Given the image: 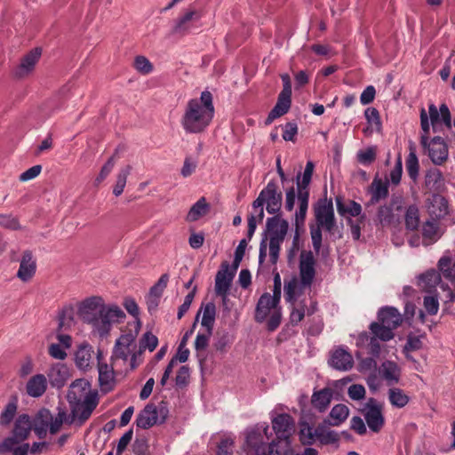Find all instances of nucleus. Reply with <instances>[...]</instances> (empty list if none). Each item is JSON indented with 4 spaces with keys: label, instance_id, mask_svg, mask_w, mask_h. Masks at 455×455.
Masks as SVG:
<instances>
[{
    "label": "nucleus",
    "instance_id": "obj_1",
    "mask_svg": "<svg viewBox=\"0 0 455 455\" xmlns=\"http://www.w3.org/2000/svg\"><path fill=\"white\" fill-rule=\"evenodd\" d=\"M77 315L91 326L92 333L100 339L108 337L112 326L125 318V313L120 307L105 304L100 296H92L82 300L77 307Z\"/></svg>",
    "mask_w": 455,
    "mask_h": 455
},
{
    "label": "nucleus",
    "instance_id": "obj_2",
    "mask_svg": "<svg viewBox=\"0 0 455 455\" xmlns=\"http://www.w3.org/2000/svg\"><path fill=\"white\" fill-rule=\"evenodd\" d=\"M214 116L212 95L204 91L200 98L189 100L180 119V124L187 133L204 132L211 124Z\"/></svg>",
    "mask_w": 455,
    "mask_h": 455
},
{
    "label": "nucleus",
    "instance_id": "obj_3",
    "mask_svg": "<svg viewBox=\"0 0 455 455\" xmlns=\"http://www.w3.org/2000/svg\"><path fill=\"white\" fill-rule=\"evenodd\" d=\"M68 401L72 415L83 424L92 415L98 404L97 394L92 391L91 384L84 379L75 380L69 387Z\"/></svg>",
    "mask_w": 455,
    "mask_h": 455
},
{
    "label": "nucleus",
    "instance_id": "obj_4",
    "mask_svg": "<svg viewBox=\"0 0 455 455\" xmlns=\"http://www.w3.org/2000/svg\"><path fill=\"white\" fill-rule=\"evenodd\" d=\"M315 217L317 226L310 228V235L313 248L316 253H319L322 247L321 228L325 229L329 233H332L336 227L332 202L331 200L319 202L317 206L315 208Z\"/></svg>",
    "mask_w": 455,
    "mask_h": 455
},
{
    "label": "nucleus",
    "instance_id": "obj_5",
    "mask_svg": "<svg viewBox=\"0 0 455 455\" xmlns=\"http://www.w3.org/2000/svg\"><path fill=\"white\" fill-rule=\"evenodd\" d=\"M448 213V204L440 195H434L428 204V243H435L443 235V219Z\"/></svg>",
    "mask_w": 455,
    "mask_h": 455
},
{
    "label": "nucleus",
    "instance_id": "obj_6",
    "mask_svg": "<svg viewBox=\"0 0 455 455\" xmlns=\"http://www.w3.org/2000/svg\"><path fill=\"white\" fill-rule=\"evenodd\" d=\"M266 228L269 235V259L272 264H275L278 260L281 244L288 232L289 223L280 215H275L267 220Z\"/></svg>",
    "mask_w": 455,
    "mask_h": 455
},
{
    "label": "nucleus",
    "instance_id": "obj_7",
    "mask_svg": "<svg viewBox=\"0 0 455 455\" xmlns=\"http://www.w3.org/2000/svg\"><path fill=\"white\" fill-rule=\"evenodd\" d=\"M167 416L168 410L164 405L156 406L154 403H148L139 412L135 423L138 427L148 429L155 425L164 423Z\"/></svg>",
    "mask_w": 455,
    "mask_h": 455
},
{
    "label": "nucleus",
    "instance_id": "obj_8",
    "mask_svg": "<svg viewBox=\"0 0 455 455\" xmlns=\"http://www.w3.org/2000/svg\"><path fill=\"white\" fill-rule=\"evenodd\" d=\"M363 416L368 427L374 433H379L385 424L383 404L374 398H370L363 408Z\"/></svg>",
    "mask_w": 455,
    "mask_h": 455
},
{
    "label": "nucleus",
    "instance_id": "obj_9",
    "mask_svg": "<svg viewBox=\"0 0 455 455\" xmlns=\"http://www.w3.org/2000/svg\"><path fill=\"white\" fill-rule=\"evenodd\" d=\"M136 335L133 333H125L121 335L116 341L113 348L111 361L118 363L122 361L125 364L129 356L135 352L136 348Z\"/></svg>",
    "mask_w": 455,
    "mask_h": 455
},
{
    "label": "nucleus",
    "instance_id": "obj_10",
    "mask_svg": "<svg viewBox=\"0 0 455 455\" xmlns=\"http://www.w3.org/2000/svg\"><path fill=\"white\" fill-rule=\"evenodd\" d=\"M98 361V372H99V382L101 390L105 392L110 391L115 386V370L114 367L117 366V363L111 361L108 364L103 360V353L100 350L97 352Z\"/></svg>",
    "mask_w": 455,
    "mask_h": 455
},
{
    "label": "nucleus",
    "instance_id": "obj_11",
    "mask_svg": "<svg viewBox=\"0 0 455 455\" xmlns=\"http://www.w3.org/2000/svg\"><path fill=\"white\" fill-rule=\"evenodd\" d=\"M315 260L312 251H303L299 256V283L301 287H311L315 276Z\"/></svg>",
    "mask_w": 455,
    "mask_h": 455
},
{
    "label": "nucleus",
    "instance_id": "obj_12",
    "mask_svg": "<svg viewBox=\"0 0 455 455\" xmlns=\"http://www.w3.org/2000/svg\"><path fill=\"white\" fill-rule=\"evenodd\" d=\"M428 118L434 132H442L443 127L451 130V116L446 104L437 109L435 105L428 106Z\"/></svg>",
    "mask_w": 455,
    "mask_h": 455
},
{
    "label": "nucleus",
    "instance_id": "obj_13",
    "mask_svg": "<svg viewBox=\"0 0 455 455\" xmlns=\"http://www.w3.org/2000/svg\"><path fill=\"white\" fill-rule=\"evenodd\" d=\"M234 276V271H229V264L223 262L215 277V291L218 295L222 297L224 305L227 304L228 294Z\"/></svg>",
    "mask_w": 455,
    "mask_h": 455
},
{
    "label": "nucleus",
    "instance_id": "obj_14",
    "mask_svg": "<svg viewBox=\"0 0 455 455\" xmlns=\"http://www.w3.org/2000/svg\"><path fill=\"white\" fill-rule=\"evenodd\" d=\"M262 196H264L266 209L268 213L275 214L280 211L283 195L278 191V187L275 181H269L262 189Z\"/></svg>",
    "mask_w": 455,
    "mask_h": 455
},
{
    "label": "nucleus",
    "instance_id": "obj_15",
    "mask_svg": "<svg viewBox=\"0 0 455 455\" xmlns=\"http://www.w3.org/2000/svg\"><path fill=\"white\" fill-rule=\"evenodd\" d=\"M280 301L277 299H274L271 297V294L268 292L263 293L256 306L255 310V320L258 323H263L267 320L268 315L272 314L273 311L280 308L279 307Z\"/></svg>",
    "mask_w": 455,
    "mask_h": 455
},
{
    "label": "nucleus",
    "instance_id": "obj_16",
    "mask_svg": "<svg viewBox=\"0 0 455 455\" xmlns=\"http://www.w3.org/2000/svg\"><path fill=\"white\" fill-rule=\"evenodd\" d=\"M271 422L277 438H290L295 430L294 419L287 413L276 415Z\"/></svg>",
    "mask_w": 455,
    "mask_h": 455
},
{
    "label": "nucleus",
    "instance_id": "obj_17",
    "mask_svg": "<svg viewBox=\"0 0 455 455\" xmlns=\"http://www.w3.org/2000/svg\"><path fill=\"white\" fill-rule=\"evenodd\" d=\"M329 364L335 370L347 371L353 368L354 359L349 351L339 347L331 353Z\"/></svg>",
    "mask_w": 455,
    "mask_h": 455
},
{
    "label": "nucleus",
    "instance_id": "obj_18",
    "mask_svg": "<svg viewBox=\"0 0 455 455\" xmlns=\"http://www.w3.org/2000/svg\"><path fill=\"white\" fill-rule=\"evenodd\" d=\"M41 56V50L36 48L26 54L20 60V65L13 70V76L22 79L30 75Z\"/></svg>",
    "mask_w": 455,
    "mask_h": 455
},
{
    "label": "nucleus",
    "instance_id": "obj_19",
    "mask_svg": "<svg viewBox=\"0 0 455 455\" xmlns=\"http://www.w3.org/2000/svg\"><path fill=\"white\" fill-rule=\"evenodd\" d=\"M448 145L443 138L436 136L428 142V156L435 164H443L448 159Z\"/></svg>",
    "mask_w": 455,
    "mask_h": 455
},
{
    "label": "nucleus",
    "instance_id": "obj_20",
    "mask_svg": "<svg viewBox=\"0 0 455 455\" xmlns=\"http://www.w3.org/2000/svg\"><path fill=\"white\" fill-rule=\"evenodd\" d=\"M267 432L268 426L264 423L247 433L246 443L248 446L255 451V453H257L258 449H259V452L267 451V446L264 444V435L268 439Z\"/></svg>",
    "mask_w": 455,
    "mask_h": 455
},
{
    "label": "nucleus",
    "instance_id": "obj_21",
    "mask_svg": "<svg viewBox=\"0 0 455 455\" xmlns=\"http://www.w3.org/2000/svg\"><path fill=\"white\" fill-rule=\"evenodd\" d=\"M368 192L371 194V199L367 203V205L378 204L380 200L387 198L388 196V181L375 177L368 188Z\"/></svg>",
    "mask_w": 455,
    "mask_h": 455
},
{
    "label": "nucleus",
    "instance_id": "obj_22",
    "mask_svg": "<svg viewBox=\"0 0 455 455\" xmlns=\"http://www.w3.org/2000/svg\"><path fill=\"white\" fill-rule=\"evenodd\" d=\"M200 18V14L196 10L187 11L176 20L173 32L181 35L191 32L192 28H194L193 22L198 21Z\"/></svg>",
    "mask_w": 455,
    "mask_h": 455
},
{
    "label": "nucleus",
    "instance_id": "obj_23",
    "mask_svg": "<svg viewBox=\"0 0 455 455\" xmlns=\"http://www.w3.org/2000/svg\"><path fill=\"white\" fill-rule=\"evenodd\" d=\"M47 388V379L44 374L32 376L26 384L27 394L31 397L42 396Z\"/></svg>",
    "mask_w": 455,
    "mask_h": 455
},
{
    "label": "nucleus",
    "instance_id": "obj_24",
    "mask_svg": "<svg viewBox=\"0 0 455 455\" xmlns=\"http://www.w3.org/2000/svg\"><path fill=\"white\" fill-rule=\"evenodd\" d=\"M291 95L280 93L275 106L269 112L266 119V124H270L275 119L286 114L291 108Z\"/></svg>",
    "mask_w": 455,
    "mask_h": 455
},
{
    "label": "nucleus",
    "instance_id": "obj_25",
    "mask_svg": "<svg viewBox=\"0 0 455 455\" xmlns=\"http://www.w3.org/2000/svg\"><path fill=\"white\" fill-rule=\"evenodd\" d=\"M378 318L380 323L393 330L396 329L403 321L399 311L392 307H387L380 309L378 314Z\"/></svg>",
    "mask_w": 455,
    "mask_h": 455
},
{
    "label": "nucleus",
    "instance_id": "obj_26",
    "mask_svg": "<svg viewBox=\"0 0 455 455\" xmlns=\"http://www.w3.org/2000/svg\"><path fill=\"white\" fill-rule=\"evenodd\" d=\"M36 267V262L33 260L31 252L26 251L22 255L17 276L21 281L28 282L35 275Z\"/></svg>",
    "mask_w": 455,
    "mask_h": 455
},
{
    "label": "nucleus",
    "instance_id": "obj_27",
    "mask_svg": "<svg viewBox=\"0 0 455 455\" xmlns=\"http://www.w3.org/2000/svg\"><path fill=\"white\" fill-rule=\"evenodd\" d=\"M332 399V390L331 388H323L313 393L311 397L312 406L319 412H323L329 407Z\"/></svg>",
    "mask_w": 455,
    "mask_h": 455
},
{
    "label": "nucleus",
    "instance_id": "obj_28",
    "mask_svg": "<svg viewBox=\"0 0 455 455\" xmlns=\"http://www.w3.org/2000/svg\"><path fill=\"white\" fill-rule=\"evenodd\" d=\"M93 355L92 347L89 344L81 345L75 354L76 365L82 371H86L91 367Z\"/></svg>",
    "mask_w": 455,
    "mask_h": 455
},
{
    "label": "nucleus",
    "instance_id": "obj_29",
    "mask_svg": "<svg viewBox=\"0 0 455 455\" xmlns=\"http://www.w3.org/2000/svg\"><path fill=\"white\" fill-rule=\"evenodd\" d=\"M48 377L52 386L63 387L69 378L68 368L63 363H56L50 369Z\"/></svg>",
    "mask_w": 455,
    "mask_h": 455
},
{
    "label": "nucleus",
    "instance_id": "obj_30",
    "mask_svg": "<svg viewBox=\"0 0 455 455\" xmlns=\"http://www.w3.org/2000/svg\"><path fill=\"white\" fill-rule=\"evenodd\" d=\"M267 455H291L292 452L290 438H277L267 446Z\"/></svg>",
    "mask_w": 455,
    "mask_h": 455
},
{
    "label": "nucleus",
    "instance_id": "obj_31",
    "mask_svg": "<svg viewBox=\"0 0 455 455\" xmlns=\"http://www.w3.org/2000/svg\"><path fill=\"white\" fill-rule=\"evenodd\" d=\"M31 429L32 424L30 421V418L26 414H22L19 416L15 422L12 430V435L24 442L25 440L28 439Z\"/></svg>",
    "mask_w": 455,
    "mask_h": 455
},
{
    "label": "nucleus",
    "instance_id": "obj_32",
    "mask_svg": "<svg viewBox=\"0 0 455 455\" xmlns=\"http://www.w3.org/2000/svg\"><path fill=\"white\" fill-rule=\"evenodd\" d=\"M327 425L328 423H325L324 420L323 423L319 424L315 428V437L322 444L335 443L339 439V434L334 430L329 429Z\"/></svg>",
    "mask_w": 455,
    "mask_h": 455
},
{
    "label": "nucleus",
    "instance_id": "obj_33",
    "mask_svg": "<svg viewBox=\"0 0 455 455\" xmlns=\"http://www.w3.org/2000/svg\"><path fill=\"white\" fill-rule=\"evenodd\" d=\"M349 409L347 405L339 403L332 407L329 414V419H324L330 426L338 427L347 419Z\"/></svg>",
    "mask_w": 455,
    "mask_h": 455
},
{
    "label": "nucleus",
    "instance_id": "obj_34",
    "mask_svg": "<svg viewBox=\"0 0 455 455\" xmlns=\"http://www.w3.org/2000/svg\"><path fill=\"white\" fill-rule=\"evenodd\" d=\"M309 192L298 194L299 210L295 212V225L297 229L304 225L307 208H308Z\"/></svg>",
    "mask_w": 455,
    "mask_h": 455
},
{
    "label": "nucleus",
    "instance_id": "obj_35",
    "mask_svg": "<svg viewBox=\"0 0 455 455\" xmlns=\"http://www.w3.org/2000/svg\"><path fill=\"white\" fill-rule=\"evenodd\" d=\"M203 313L201 324L206 328V331L210 333L212 332V328L215 321L216 315V307L214 303L209 302L201 307V310L198 312Z\"/></svg>",
    "mask_w": 455,
    "mask_h": 455
},
{
    "label": "nucleus",
    "instance_id": "obj_36",
    "mask_svg": "<svg viewBox=\"0 0 455 455\" xmlns=\"http://www.w3.org/2000/svg\"><path fill=\"white\" fill-rule=\"evenodd\" d=\"M336 206L338 213L341 216L348 214L352 217L359 216L362 212V206L355 201H349L348 204L343 203L342 198H336Z\"/></svg>",
    "mask_w": 455,
    "mask_h": 455
},
{
    "label": "nucleus",
    "instance_id": "obj_37",
    "mask_svg": "<svg viewBox=\"0 0 455 455\" xmlns=\"http://www.w3.org/2000/svg\"><path fill=\"white\" fill-rule=\"evenodd\" d=\"M209 204H207L204 197H201L195 204L190 208L187 220L189 222L196 221L201 217L204 216L209 211Z\"/></svg>",
    "mask_w": 455,
    "mask_h": 455
},
{
    "label": "nucleus",
    "instance_id": "obj_38",
    "mask_svg": "<svg viewBox=\"0 0 455 455\" xmlns=\"http://www.w3.org/2000/svg\"><path fill=\"white\" fill-rule=\"evenodd\" d=\"M132 170V167L130 164L125 165L119 170L116 175V184L113 188V194L116 196H119L123 194L126 186L128 176L131 174Z\"/></svg>",
    "mask_w": 455,
    "mask_h": 455
},
{
    "label": "nucleus",
    "instance_id": "obj_39",
    "mask_svg": "<svg viewBox=\"0 0 455 455\" xmlns=\"http://www.w3.org/2000/svg\"><path fill=\"white\" fill-rule=\"evenodd\" d=\"M380 373L386 380L397 382L400 376V370L395 363L386 361L381 364Z\"/></svg>",
    "mask_w": 455,
    "mask_h": 455
},
{
    "label": "nucleus",
    "instance_id": "obj_40",
    "mask_svg": "<svg viewBox=\"0 0 455 455\" xmlns=\"http://www.w3.org/2000/svg\"><path fill=\"white\" fill-rule=\"evenodd\" d=\"M314 164L311 161H308L306 164L302 178L299 174L297 177V188L298 194L302 192H308L307 187L311 181L313 172H314Z\"/></svg>",
    "mask_w": 455,
    "mask_h": 455
},
{
    "label": "nucleus",
    "instance_id": "obj_41",
    "mask_svg": "<svg viewBox=\"0 0 455 455\" xmlns=\"http://www.w3.org/2000/svg\"><path fill=\"white\" fill-rule=\"evenodd\" d=\"M370 329L374 337L380 340L388 341L394 338V330L380 322L372 323L370 326Z\"/></svg>",
    "mask_w": 455,
    "mask_h": 455
},
{
    "label": "nucleus",
    "instance_id": "obj_42",
    "mask_svg": "<svg viewBox=\"0 0 455 455\" xmlns=\"http://www.w3.org/2000/svg\"><path fill=\"white\" fill-rule=\"evenodd\" d=\"M388 399L390 403L396 408H403L410 401L404 391L397 387L389 389Z\"/></svg>",
    "mask_w": 455,
    "mask_h": 455
},
{
    "label": "nucleus",
    "instance_id": "obj_43",
    "mask_svg": "<svg viewBox=\"0 0 455 455\" xmlns=\"http://www.w3.org/2000/svg\"><path fill=\"white\" fill-rule=\"evenodd\" d=\"M438 269L445 278L455 280V262L451 257L443 256L438 261Z\"/></svg>",
    "mask_w": 455,
    "mask_h": 455
},
{
    "label": "nucleus",
    "instance_id": "obj_44",
    "mask_svg": "<svg viewBox=\"0 0 455 455\" xmlns=\"http://www.w3.org/2000/svg\"><path fill=\"white\" fill-rule=\"evenodd\" d=\"M306 287H301L300 283L297 279H292L284 284V298L287 302L293 303L302 290Z\"/></svg>",
    "mask_w": 455,
    "mask_h": 455
},
{
    "label": "nucleus",
    "instance_id": "obj_45",
    "mask_svg": "<svg viewBox=\"0 0 455 455\" xmlns=\"http://www.w3.org/2000/svg\"><path fill=\"white\" fill-rule=\"evenodd\" d=\"M264 219V209L260 208L259 210L254 211V214H251L248 217V230L247 236L248 239L251 240L257 227V220L259 221H262Z\"/></svg>",
    "mask_w": 455,
    "mask_h": 455
},
{
    "label": "nucleus",
    "instance_id": "obj_46",
    "mask_svg": "<svg viewBox=\"0 0 455 455\" xmlns=\"http://www.w3.org/2000/svg\"><path fill=\"white\" fill-rule=\"evenodd\" d=\"M17 411V404L15 402H10L5 406L4 410L0 415V425L7 426L13 419Z\"/></svg>",
    "mask_w": 455,
    "mask_h": 455
},
{
    "label": "nucleus",
    "instance_id": "obj_47",
    "mask_svg": "<svg viewBox=\"0 0 455 455\" xmlns=\"http://www.w3.org/2000/svg\"><path fill=\"white\" fill-rule=\"evenodd\" d=\"M315 437V430L307 424L303 423L300 426L299 440L304 445H310L314 443Z\"/></svg>",
    "mask_w": 455,
    "mask_h": 455
},
{
    "label": "nucleus",
    "instance_id": "obj_48",
    "mask_svg": "<svg viewBox=\"0 0 455 455\" xmlns=\"http://www.w3.org/2000/svg\"><path fill=\"white\" fill-rule=\"evenodd\" d=\"M405 222L406 227L409 229H416L419 227V210L416 206L411 205L406 211L405 215Z\"/></svg>",
    "mask_w": 455,
    "mask_h": 455
},
{
    "label": "nucleus",
    "instance_id": "obj_49",
    "mask_svg": "<svg viewBox=\"0 0 455 455\" xmlns=\"http://www.w3.org/2000/svg\"><path fill=\"white\" fill-rule=\"evenodd\" d=\"M377 218L379 223L382 226L389 225L394 220V213L392 206L390 205H383L379 208Z\"/></svg>",
    "mask_w": 455,
    "mask_h": 455
},
{
    "label": "nucleus",
    "instance_id": "obj_50",
    "mask_svg": "<svg viewBox=\"0 0 455 455\" xmlns=\"http://www.w3.org/2000/svg\"><path fill=\"white\" fill-rule=\"evenodd\" d=\"M134 68L135 69L142 74V75H148L153 71V65L149 61L148 58L145 56H137L134 60Z\"/></svg>",
    "mask_w": 455,
    "mask_h": 455
},
{
    "label": "nucleus",
    "instance_id": "obj_51",
    "mask_svg": "<svg viewBox=\"0 0 455 455\" xmlns=\"http://www.w3.org/2000/svg\"><path fill=\"white\" fill-rule=\"evenodd\" d=\"M117 153L116 152L111 157L108 158V160L106 162V164L101 167V170L95 179L96 184L101 183L112 172L116 160Z\"/></svg>",
    "mask_w": 455,
    "mask_h": 455
},
{
    "label": "nucleus",
    "instance_id": "obj_52",
    "mask_svg": "<svg viewBox=\"0 0 455 455\" xmlns=\"http://www.w3.org/2000/svg\"><path fill=\"white\" fill-rule=\"evenodd\" d=\"M376 159V148L370 147L366 149L360 150L357 153V160L359 163L364 165L371 164Z\"/></svg>",
    "mask_w": 455,
    "mask_h": 455
},
{
    "label": "nucleus",
    "instance_id": "obj_53",
    "mask_svg": "<svg viewBox=\"0 0 455 455\" xmlns=\"http://www.w3.org/2000/svg\"><path fill=\"white\" fill-rule=\"evenodd\" d=\"M21 443V440L12 435L0 443V454L12 452Z\"/></svg>",
    "mask_w": 455,
    "mask_h": 455
},
{
    "label": "nucleus",
    "instance_id": "obj_54",
    "mask_svg": "<svg viewBox=\"0 0 455 455\" xmlns=\"http://www.w3.org/2000/svg\"><path fill=\"white\" fill-rule=\"evenodd\" d=\"M406 168H407L409 176L412 180H415L418 176L419 163H418V158L416 156V154L412 150H411V152L408 156V158L406 161Z\"/></svg>",
    "mask_w": 455,
    "mask_h": 455
},
{
    "label": "nucleus",
    "instance_id": "obj_55",
    "mask_svg": "<svg viewBox=\"0 0 455 455\" xmlns=\"http://www.w3.org/2000/svg\"><path fill=\"white\" fill-rule=\"evenodd\" d=\"M168 281L169 275L167 274L162 275L157 283L153 287H151L148 294L160 299L167 286Z\"/></svg>",
    "mask_w": 455,
    "mask_h": 455
},
{
    "label": "nucleus",
    "instance_id": "obj_56",
    "mask_svg": "<svg viewBox=\"0 0 455 455\" xmlns=\"http://www.w3.org/2000/svg\"><path fill=\"white\" fill-rule=\"evenodd\" d=\"M67 414L64 411H60L58 414L50 420L49 431L51 434H56L61 427L63 422L66 420Z\"/></svg>",
    "mask_w": 455,
    "mask_h": 455
},
{
    "label": "nucleus",
    "instance_id": "obj_57",
    "mask_svg": "<svg viewBox=\"0 0 455 455\" xmlns=\"http://www.w3.org/2000/svg\"><path fill=\"white\" fill-rule=\"evenodd\" d=\"M158 345V339L151 332H146L140 340V348H148L149 351L155 350Z\"/></svg>",
    "mask_w": 455,
    "mask_h": 455
},
{
    "label": "nucleus",
    "instance_id": "obj_58",
    "mask_svg": "<svg viewBox=\"0 0 455 455\" xmlns=\"http://www.w3.org/2000/svg\"><path fill=\"white\" fill-rule=\"evenodd\" d=\"M52 419V413L49 410L43 409L38 411L35 419L34 425L48 427L50 426V420Z\"/></svg>",
    "mask_w": 455,
    "mask_h": 455
},
{
    "label": "nucleus",
    "instance_id": "obj_59",
    "mask_svg": "<svg viewBox=\"0 0 455 455\" xmlns=\"http://www.w3.org/2000/svg\"><path fill=\"white\" fill-rule=\"evenodd\" d=\"M0 226L12 230H18L20 228L18 219L12 215L0 214Z\"/></svg>",
    "mask_w": 455,
    "mask_h": 455
},
{
    "label": "nucleus",
    "instance_id": "obj_60",
    "mask_svg": "<svg viewBox=\"0 0 455 455\" xmlns=\"http://www.w3.org/2000/svg\"><path fill=\"white\" fill-rule=\"evenodd\" d=\"M365 388L363 385L354 384L348 387L347 394L348 396L355 401H359L364 398L365 396Z\"/></svg>",
    "mask_w": 455,
    "mask_h": 455
},
{
    "label": "nucleus",
    "instance_id": "obj_61",
    "mask_svg": "<svg viewBox=\"0 0 455 455\" xmlns=\"http://www.w3.org/2000/svg\"><path fill=\"white\" fill-rule=\"evenodd\" d=\"M403 173L402 157L399 156L396 159L395 164L390 172V180L394 185H398L401 181Z\"/></svg>",
    "mask_w": 455,
    "mask_h": 455
},
{
    "label": "nucleus",
    "instance_id": "obj_62",
    "mask_svg": "<svg viewBox=\"0 0 455 455\" xmlns=\"http://www.w3.org/2000/svg\"><path fill=\"white\" fill-rule=\"evenodd\" d=\"M364 116L367 120V122L371 124L375 125L378 128L380 127V118H379V113L375 108H368L364 111Z\"/></svg>",
    "mask_w": 455,
    "mask_h": 455
},
{
    "label": "nucleus",
    "instance_id": "obj_63",
    "mask_svg": "<svg viewBox=\"0 0 455 455\" xmlns=\"http://www.w3.org/2000/svg\"><path fill=\"white\" fill-rule=\"evenodd\" d=\"M298 133V126L295 123H287L283 127V139L286 141H294Z\"/></svg>",
    "mask_w": 455,
    "mask_h": 455
},
{
    "label": "nucleus",
    "instance_id": "obj_64",
    "mask_svg": "<svg viewBox=\"0 0 455 455\" xmlns=\"http://www.w3.org/2000/svg\"><path fill=\"white\" fill-rule=\"evenodd\" d=\"M232 341V337L228 333H224L221 336L218 337L217 340L214 343V347L216 350L225 352L227 347H229Z\"/></svg>",
    "mask_w": 455,
    "mask_h": 455
}]
</instances>
